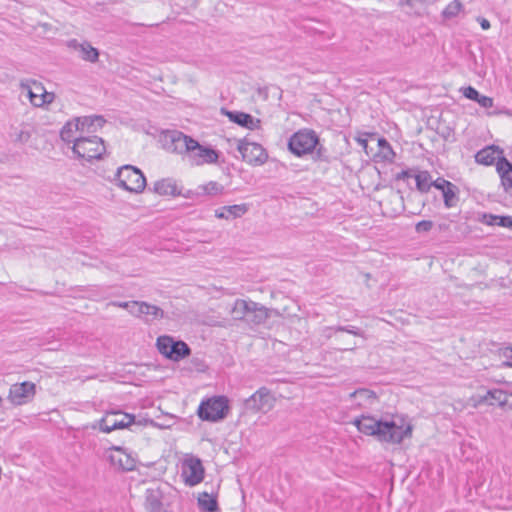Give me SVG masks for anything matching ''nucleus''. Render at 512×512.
<instances>
[{"label": "nucleus", "mask_w": 512, "mask_h": 512, "mask_svg": "<svg viewBox=\"0 0 512 512\" xmlns=\"http://www.w3.org/2000/svg\"><path fill=\"white\" fill-rule=\"evenodd\" d=\"M357 429L378 441L389 444H400L412 435L413 426L405 419L398 417L390 421L377 420L372 416L362 415L352 422Z\"/></svg>", "instance_id": "obj_1"}, {"label": "nucleus", "mask_w": 512, "mask_h": 512, "mask_svg": "<svg viewBox=\"0 0 512 512\" xmlns=\"http://www.w3.org/2000/svg\"><path fill=\"white\" fill-rule=\"evenodd\" d=\"M105 120L101 116L76 117L65 123L60 131L61 139L67 144L77 143L85 134H94Z\"/></svg>", "instance_id": "obj_2"}, {"label": "nucleus", "mask_w": 512, "mask_h": 512, "mask_svg": "<svg viewBox=\"0 0 512 512\" xmlns=\"http://www.w3.org/2000/svg\"><path fill=\"white\" fill-rule=\"evenodd\" d=\"M230 313L233 319L243 320L252 325L262 324L269 317L266 307L243 299H238L234 302Z\"/></svg>", "instance_id": "obj_3"}, {"label": "nucleus", "mask_w": 512, "mask_h": 512, "mask_svg": "<svg viewBox=\"0 0 512 512\" xmlns=\"http://www.w3.org/2000/svg\"><path fill=\"white\" fill-rule=\"evenodd\" d=\"M114 184L131 193H141L146 187V178L142 171L132 165H124L117 169Z\"/></svg>", "instance_id": "obj_4"}, {"label": "nucleus", "mask_w": 512, "mask_h": 512, "mask_svg": "<svg viewBox=\"0 0 512 512\" xmlns=\"http://www.w3.org/2000/svg\"><path fill=\"white\" fill-rule=\"evenodd\" d=\"M156 348L165 358L179 362L191 354L190 347L182 340H175L170 335H161L156 339Z\"/></svg>", "instance_id": "obj_5"}, {"label": "nucleus", "mask_w": 512, "mask_h": 512, "mask_svg": "<svg viewBox=\"0 0 512 512\" xmlns=\"http://www.w3.org/2000/svg\"><path fill=\"white\" fill-rule=\"evenodd\" d=\"M136 423L135 416L121 410L106 411L104 416L92 424V429H99L103 433L120 430Z\"/></svg>", "instance_id": "obj_6"}, {"label": "nucleus", "mask_w": 512, "mask_h": 512, "mask_svg": "<svg viewBox=\"0 0 512 512\" xmlns=\"http://www.w3.org/2000/svg\"><path fill=\"white\" fill-rule=\"evenodd\" d=\"M72 151L78 158L91 161L101 158L106 148L100 137L93 134H85L83 138H80L77 143L72 145Z\"/></svg>", "instance_id": "obj_7"}, {"label": "nucleus", "mask_w": 512, "mask_h": 512, "mask_svg": "<svg viewBox=\"0 0 512 512\" xmlns=\"http://www.w3.org/2000/svg\"><path fill=\"white\" fill-rule=\"evenodd\" d=\"M319 143V137L315 131L301 129L295 132L289 139L288 148L296 156L312 153Z\"/></svg>", "instance_id": "obj_8"}, {"label": "nucleus", "mask_w": 512, "mask_h": 512, "mask_svg": "<svg viewBox=\"0 0 512 512\" xmlns=\"http://www.w3.org/2000/svg\"><path fill=\"white\" fill-rule=\"evenodd\" d=\"M160 142L166 151L184 156L192 143V137L178 130H166L161 133Z\"/></svg>", "instance_id": "obj_9"}, {"label": "nucleus", "mask_w": 512, "mask_h": 512, "mask_svg": "<svg viewBox=\"0 0 512 512\" xmlns=\"http://www.w3.org/2000/svg\"><path fill=\"white\" fill-rule=\"evenodd\" d=\"M181 477L187 486L193 487L204 479V467L199 458L189 455L181 463Z\"/></svg>", "instance_id": "obj_10"}, {"label": "nucleus", "mask_w": 512, "mask_h": 512, "mask_svg": "<svg viewBox=\"0 0 512 512\" xmlns=\"http://www.w3.org/2000/svg\"><path fill=\"white\" fill-rule=\"evenodd\" d=\"M184 158L191 165L200 166L216 162L218 154L212 148L203 146L192 138V143L189 144V148L187 149Z\"/></svg>", "instance_id": "obj_11"}, {"label": "nucleus", "mask_w": 512, "mask_h": 512, "mask_svg": "<svg viewBox=\"0 0 512 512\" xmlns=\"http://www.w3.org/2000/svg\"><path fill=\"white\" fill-rule=\"evenodd\" d=\"M276 399L266 387L259 388L245 402V408L253 413L269 412L275 405Z\"/></svg>", "instance_id": "obj_12"}, {"label": "nucleus", "mask_w": 512, "mask_h": 512, "mask_svg": "<svg viewBox=\"0 0 512 512\" xmlns=\"http://www.w3.org/2000/svg\"><path fill=\"white\" fill-rule=\"evenodd\" d=\"M22 90L26 93L34 107H43L46 104L52 103L55 99V94L47 92L42 83L37 81L22 85Z\"/></svg>", "instance_id": "obj_13"}, {"label": "nucleus", "mask_w": 512, "mask_h": 512, "mask_svg": "<svg viewBox=\"0 0 512 512\" xmlns=\"http://www.w3.org/2000/svg\"><path fill=\"white\" fill-rule=\"evenodd\" d=\"M198 415L207 421H217L224 417V396L208 399L198 408Z\"/></svg>", "instance_id": "obj_14"}, {"label": "nucleus", "mask_w": 512, "mask_h": 512, "mask_svg": "<svg viewBox=\"0 0 512 512\" xmlns=\"http://www.w3.org/2000/svg\"><path fill=\"white\" fill-rule=\"evenodd\" d=\"M35 384L29 381L15 383L9 389L8 399L14 405H23L35 395Z\"/></svg>", "instance_id": "obj_15"}, {"label": "nucleus", "mask_w": 512, "mask_h": 512, "mask_svg": "<svg viewBox=\"0 0 512 512\" xmlns=\"http://www.w3.org/2000/svg\"><path fill=\"white\" fill-rule=\"evenodd\" d=\"M238 151L241 153L243 160L251 164H263L268 158L266 150L257 143L240 142Z\"/></svg>", "instance_id": "obj_16"}, {"label": "nucleus", "mask_w": 512, "mask_h": 512, "mask_svg": "<svg viewBox=\"0 0 512 512\" xmlns=\"http://www.w3.org/2000/svg\"><path fill=\"white\" fill-rule=\"evenodd\" d=\"M132 316L143 320L145 323H152L163 319L165 312L156 305L145 301H137L135 311H132Z\"/></svg>", "instance_id": "obj_17"}, {"label": "nucleus", "mask_w": 512, "mask_h": 512, "mask_svg": "<svg viewBox=\"0 0 512 512\" xmlns=\"http://www.w3.org/2000/svg\"><path fill=\"white\" fill-rule=\"evenodd\" d=\"M108 458L111 465L121 470L131 471L136 466L135 459L121 447H112Z\"/></svg>", "instance_id": "obj_18"}, {"label": "nucleus", "mask_w": 512, "mask_h": 512, "mask_svg": "<svg viewBox=\"0 0 512 512\" xmlns=\"http://www.w3.org/2000/svg\"><path fill=\"white\" fill-rule=\"evenodd\" d=\"M488 403L489 405L498 404L502 408L512 409V393L508 394L501 389H491L484 396H480L476 405Z\"/></svg>", "instance_id": "obj_19"}, {"label": "nucleus", "mask_w": 512, "mask_h": 512, "mask_svg": "<svg viewBox=\"0 0 512 512\" xmlns=\"http://www.w3.org/2000/svg\"><path fill=\"white\" fill-rule=\"evenodd\" d=\"M226 117H228L231 122L249 130L259 129L261 126L260 119L254 118L252 115L245 112L226 110Z\"/></svg>", "instance_id": "obj_20"}, {"label": "nucleus", "mask_w": 512, "mask_h": 512, "mask_svg": "<svg viewBox=\"0 0 512 512\" xmlns=\"http://www.w3.org/2000/svg\"><path fill=\"white\" fill-rule=\"evenodd\" d=\"M68 47L79 53L81 59L94 63L98 60L99 52L89 42H78L76 39L68 41Z\"/></svg>", "instance_id": "obj_21"}, {"label": "nucleus", "mask_w": 512, "mask_h": 512, "mask_svg": "<svg viewBox=\"0 0 512 512\" xmlns=\"http://www.w3.org/2000/svg\"><path fill=\"white\" fill-rule=\"evenodd\" d=\"M32 136V127L29 123L22 122L20 124H12L9 130V138L11 142L17 145L28 143Z\"/></svg>", "instance_id": "obj_22"}, {"label": "nucleus", "mask_w": 512, "mask_h": 512, "mask_svg": "<svg viewBox=\"0 0 512 512\" xmlns=\"http://www.w3.org/2000/svg\"><path fill=\"white\" fill-rule=\"evenodd\" d=\"M496 169L503 189L506 192L512 191V163L505 157H501L496 163Z\"/></svg>", "instance_id": "obj_23"}, {"label": "nucleus", "mask_w": 512, "mask_h": 512, "mask_svg": "<svg viewBox=\"0 0 512 512\" xmlns=\"http://www.w3.org/2000/svg\"><path fill=\"white\" fill-rule=\"evenodd\" d=\"M162 491L158 487L148 488L145 492V507L149 512L162 511Z\"/></svg>", "instance_id": "obj_24"}, {"label": "nucleus", "mask_w": 512, "mask_h": 512, "mask_svg": "<svg viewBox=\"0 0 512 512\" xmlns=\"http://www.w3.org/2000/svg\"><path fill=\"white\" fill-rule=\"evenodd\" d=\"M153 191L161 196H175L180 194L177 183L172 178H164L157 180L153 184Z\"/></svg>", "instance_id": "obj_25"}, {"label": "nucleus", "mask_w": 512, "mask_h": 512, "mask_svg": "<svg viewBox=\"0 0 512 512\" xmlns=\"http://www.w3.org/2000/svg\"><path fill=\"white\" fill-rule=\"evenodd\" d=\"M496 150L493 146L486 147L478 151L475 155V161L483 165H492L496 159Z\"/></svg>", "instance_id": "obj_26"}, {"label": "nucleus", "mask_w": 512, "mask_h": 512, "mask_svg": "<svg viewBox=\"0 0 512 512\" xmlns=\"http://www.w3.org/2000/svg\"><path fill=\"white\" fill-rule=\"evenodd\" d=\"M416 187L420 192L426 193L432 186L431 175L428 171H420L414 175Z\"/></svg>", "instance_id": "obj_27"}, {"label": "nucleus", "mask_w": 512, "mask_h": 512, "mask_svg": "<svg viewBox=\"0 0 512 512\" xmlns=\"http://www.w3.org/2000/svg\"><path fill=\"white\" fill-rule=\"evenodd\" d=\"M378 146V156L381 157L384 161L392 162L395 157V152L393 151L389 142L385 138H379Z\"/></svg>", "instance_id": "obj_28"}, {"label": "nucleus", "mask_w": 512, "mask_h": 512, "mask_svg": "<svg viewBox=\"0 0 512 512\" xmlns=\"http://www.w3.org/2000/svg\"><path fill=\"white\" fill-rule=\"evenodd\" d=\"M444 204L447 208L456 206L458 198L456 196V186L452 183L443 192Z\"/></svg>", "instance_id": "obj_29"}, {"label": "nucleus", "mask_w": 512, "mask_h": 512, "mask_svg": "<svg viewBox=\"0 0 512 512\" xmlns=\"http://www.w3.org/2000/svg\"><path fill=\"white\" fill-rule=\"evenodd\" d=\"M198 503L203 510H206L208 512H213L217 508V502H216L215 498L208 495L207 493H203L199 497Z\"/></svg>", "instance_id": "obj_30"}, {"label": "nucleus", "mask_w": 512, "mask_h": 512, "mask_svg": "<svg viewBox=\"0 0 512 512\" xmlns=\"http://www.w3.org/2000/svg\"><path fill=\"white\" fill-rule=\"evenodd\" d=\"M249 210V205L246 203L226 206V212L232 215L234 218L241 217L246 214Z\"/></svg>", "instance_id": "obj_31"}, {"label": "nucleus", "mask_w": 512, "mask_h": 512, "mask_svg": "<svg viewBox=\"0 0 512 512\" xmlns=\"http://www.w3.org/2000/svg\"><path fill=\"white\" fill-rule=\"evenodd\" d=\"M461 8L462 4L458 0H454L443 10V15L446 18L455 17L460 12Z\"/></svg>", "instance_id": "obj_32"}, {"label": "nucleus", "mask_w": 512, "mask_h": 512, "mask_svg": "<svg viewBox=\"0 0 512 512\" xmlns=\"http://www.w3.org/2000/svg\"><path fill=\"white\" fill-rule=\"evenodd\" d=\"M491 221L488 222L490 225H498L501 227H512V216H493L489 215Z\"/></svg>", "instance_id": "obj_33"}, {"label": "nucleus", "mask_w": 512, "mask_h": 512, "mask_svg": "<svg viewBox=\"0 0 512 512\" xmlns=\"http://www.w3.org/2000/svg\"><path fill=\"white\" fill-rule=\"evenodd\" d=\"M110 305L125 309L132 315V311H135L137 301H112Z\"/></svg>", "instance_id": "obj_34"}, {"label": "nucleus", "mask_w": 512, "mask_h": 512, "mask_svg": "<svg viewBox=\"0 0 512 512\" xmlns=\"http://www.w3.org/2000/svg\"><path fill=\"white\" fill-rule=\"evenodd\" d=\"M351 397H360L363 399H375L376 395L373 391L368 389H358L350 394Z\"/></svg>", "instance_id": "obj_35"}, {"label": "nucleus", "mask_w": 512, "mask_h": 512, "mask_svg": "<svg viewBox=\"0 0 512 512\" xmlns=\"http://www.w3.org/2000/svg\"><path fill=\"white\" fill-rule=\"evenodd\" d=\"M433 225V222L430 220H422L415 225V230L417 233L429 232Z\"/></svg>", "instance_id": "obj_36"}, {"label": "nucleus", "mask_w": 512, "mask_h": 512, "mask_svg": "<svg viewBox=\"0 0 512 512\" xmlns=\"http://www.w3.org/2000/svg\"><path fill=\"white\" fill-rule=\"evenodd\" d=\"M463 95L470 100L476 101L480 93L475 88L468 86L463 89Z\"/></svg>", "instance_id": "obj_37"}, {"label": "nucleus", "mask_w": 512, "mask_h": 512, "mask_svg": "<svg viewBox=\"0 0 512 512\" xmlns=\"http://www.w3.org/2000/svg\"><path fill=\"white\" fill-rule=\"evenodd\" d=\"M481 107L483 108H490L493 106V99L488 96L479 95V97L476 99V101Z\"/></svg>", "instance_id": "obj_38"}, {"label": "nucleus", "mask_w": 512, "mask_h": 512, "mask_svg": "<svg viewBox=\"0 0 512 512\" xmlns=\"http://www.w3.org/2000/svg\"><path fill=\"white\" fill-rule=\"evenodd\" d=\"M452 183L445 180L444 178H438L434 182H432V186H434L436 189L443 192L449 185Z\"/></svg>", "instance_id": "obj_39"}, {"label": "nucleus", "mask_w": 512, "mask_h": 512, "mask_svg": "<svg viewBox=\"0 0 512 512\" xmlns=\"http://www.w3.org/2000/svg\"><path fill=\"white\" fill-rule=\"evenodd\" d=\"M202 190L207 194H214L219 190V186L217 183L210 182L207 185L202 187Z\"/></svg>", "instance_id": "obj_40"}, {"label": "nucleus", "mask_w": 512, "mask_h": 512, "mask_svg": "<svg viewBox=\"0 0 512 512\" xmlns=\"http://www.w3.org/2000/svg\"><path fill=\"white\" fill-rule=\"evenodd\" d=\"M337 331H345L349 334H353L355 336H360L361 335V332L359 331L358 328L354 327V326H350V327H338L337 328Z\"/></svg>", "instance_id": "obj_41"}, {"label": "nucleus", "mask_w": 512, "mask_h": 512, "mask_svg": "<svg viewBox=\"0 0 512 512\" xmlns=\"http://www.w3.org/2000/svg\"><path fill=\"white\" fill-rule=\"evenodd\" d=\"M410 177H413L411 171L410 170H403V171H401L400 173L397 174L396 179L397 180H405V179H408Z\"/></svg>", "instance_id": "obj_42"}, {"label": "nucleus", "mask_w": 512, "mask_h": 512, "mask_svg": "<svg viewBox=\"0 0 512 512\" xmlns=\"http://www.w3.org/2000/svg\"><path fill=\"white\" fill-rule=\"evenodd\" d=\"M479 22H480V25H481L482 29L487 30V29L490 28V22L487 19L481 18L479 20Z\"/></svg>", "instance_id": "obj_43"}, {"label": "nucleus", "mask_w": 512, "mask_h": 512, "mask_svg": "<svg viewBox=\"0 0 512 512\" xmlns=\"http://www.w3.org/2000/svg\"><path fill=\"white\" fill-rule=\"evenodd\" d=\"M357 142L359 145H361L363 148H366L368 145V142L364 138H357Z\"/></svg>", "instance_id": "obj_44"}, {"label": "nucleus", "mask_w": 512, "mask_h": 512, "mask_svg": "<svg viewBox=\"0 0 512 512\" xmlns=\"http://www.w3.org/2000/svg\"><path fill=\"white\" fill-rule=\"evenodd\" d=\"M414 0H400L401 4L412 5Z\"/></svg>", "instance_id": "obj_45"}, {"label": "nucleus", "mask_w": 512, "mask_h": 512, "mask_svg": "<svg viewBox=\"0 0 512 512\" xmlns=\"http://www.w3.org/2000/svg\"><path fill=\"white\" fill-rule=\"evenodd\" d=\"M500 113H504V114L512 117V111L511 110L505 109L504 111H501Z\"/></svg>", "instance_id": "obj_46"}, {"label": "nucleus", "mask_w": 512, "mask_h": 512, "mask_svg": "<svg viewBox=\"0 0 512 512\" xmlns=\"http://www.w3.org/2000/svg\"><path fill=\"white\" fill-rule=\"evenodd\" d=\"M216 216L219 218H224V212L216 211Z\"/></svg>", "instance_id": "obj_47"}, {"label": "nucleus", "mask_w": 512, "mask_h": 512, "mask_svg": "<svg viewBox=\"0 0 512 512\" xmlns=\"http://www.w3.org/2000/svg\"><path fill=\"white\" fill-rule=\"evenodd\" d=\"M317 155H318V158H320V159L322 158V156H321V149H319V150L317 151Z\"/></svg>", "instance_id": "obj_48"}, {"label": "nucleus", "mask_w": 512, "mask_h": 512, "mask_svg": "<svg viewBox=\"0 0 512 512\" xmlns=\"http://www.w3.org/2000/svg\"><path fill=\"white\" fill-rule=\"evenodd\" d=\"M228 400L226 399V406H225V409H226V413L228 412Z\"/></svg>", "instance_id": "obj_49"}, {"label": "nucleus", "mask_w": 512, "mask_h": 512, "mask_svg": "<svg viewBox=\"0 0 512 512\" xmlns=\"http://www.w3.org/2000/svg\"><path fill=\"white\" fill-rule=\"evenodd\" d=\"M353 349H354V346L350 347V348H343L342 350H353Z\"/></svg>", "instance_id": "obj_50"}, {"label": "nucleus", "mask_w": 512, "mask_h": 512, "mask_svg": "<svg viewBox=\"0 0 512 512\" xmlns=\"http://www.w3.org/2000/svg\"><path fill=\"white\" fill-rule=\"evenodd\" d=\"M221 114H224V107L220 109Z\"/></svg>", "instance_id": "obj_51"}, {"label": "nucleus", "mask_w": 512, "mask_h": 512, "mask_svg": "<svg viewBox=\"0 0 512 512\" xmlns=\"http://www.w3.org/2000/svg\"><path fill=\"white\" fill-rule=\"evenodd\" d=\"M509 362H512V355H511V358H510V361Z\"/></svg>", "instance_id": "obj_52"}, {"label": "nucleus", "mask_w": 512, "mask_h": 512, "mask_svg": "<svg viewBox=\"0 0 512 512\" xmlns=\"http://www.w3.org/2000/svg\"><path fill=\"white\" fill-rule=\"evenodd\" d=\"M511 228H512V226H511Z\"/></svg>", "instance_id": "obj_53"}]
</instances>
